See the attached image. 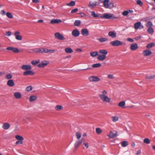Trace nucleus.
<instances>
[{
  "label": "nucleus",
  "mask_w": 155,
  "mask_h": 155,
  "mask_svg": "<svg viewBox=\"0 0 155 155\" xmlns=\"http://www.w3.org/2000/svg\"><path fill=\"white\" fill-rule=\"evenodd\" d=\"M155 77V75H149L146 77V79L147 80L153 79Z\"/></svg>",
  "instance_id": "nucleus-47"
},
{
  "label": "nucleus",
  "mask_w": 155,
  "mask_h": 155,
  "mask_svg": "<svg viewBox=\"0 0 155 155\" xmlns=\"http://www.w3.org/2000/svg\"><path fill=\"white\" fill-rule=\"evenodd\" d=\"M88 80L91 82H96L99 81L100 79L97 77L92 76L88 78Z\"/></svg>",
  "instance_id": "nucleus-7"
},
{
  "label": "nucleus",
  "mask_w": 155,
  "mask_h": 155,
  "mask_svg": "<svg viewBox=\"0 0 155 155\" xmlns=\"http://www.w3.org/2000/svg\"><path fill=\"white\" fill-rule=\"evenodd\" d=\"M107 136H108L110 138H113L117 136L116 134L113 133L111 131L110 132L109 135H107Z\"/></svg>",
  "instance_id": "nucleus-37"
},
{
  "label": "nucleus",
  "mask_w": 155,
  "mask_h": 155,
  "mask_svg": "<svg viewBox=\"0 0 155 155\" xmlns=\"http://www.w3.org/2000/svg\"><path fill=\"white\" fill-rule=\"evenodd\" d=\"M6 49L7 50L12 51L13 52L15 53H18L19 51V50L17 48L8 47L6 48Z\"/></svg>",
  "instance_id": "nucleus-19"
},
{
  "label": "nucleus",
  "mask_w": 155,
  "mask_h": 155,
  "mask_svg": "<svg viewBox=\"0 0 155 155\" xmlns=\"http://www.w3.org/2000/svg\"><path fill=\"white\" fill-rule=\"evenodd\" d=\"M33 88L31 86H29L27 87L25 90L26 91L29 92L32 90Z\"/></svg>",
  "instance_id": "nucleus-45"
},
{
  "label": "nucleus",
  "mask_w": 155,
  "mask_h": 155,
  "mask_svg": "<svg viewBox=\"0 0 155 155\" xmlns=\"http://www.w3.org/2000/svg\"><path fill=\"white\" fill-rule=\"evenodd\" d=\"M108 35L112 38H114L116 37L117 34L114 31H110L109 32Z\"/></svg>",
  "instance_id": "nucleus-23"
},
{
  "label": "nucleus",
  "mask_w": 155,
  "mask_h": 155,
  "mask_svg": "<svg viewBox=\"0 0 155 155\" xmlns=\"http://www.w3.org/2000/svg\"><path fill=\"white\" fill-rule=\"evenodd\" d=\"M81 34L84 36H87L89 35V31L87 28H83L81 31Z\"/></svg>",
  "instance_id": "nucleus-12"
},
{
  "label": "nucleus",
  "mask_w": 155,
  "mask_h": 155,
  "mask_svg": "<svg viewBox=\"0 0 155 155\" xmlns=\"http://www.w3.org/2000/svg\"><path fill=\"white\" fill-rule=\"evenodd\" d=\"M7 84L10 87H13L15 85L14 81L12 79L9 80L7 82Z\"/></svg>",
  "instance_id": "nucleus-26"
},
{
  "label": "nucleus",
  "mask_w": 155,
  "mask_h": 155,
  "mask_svg": "<svg viewBox=\"0 0 155 155\" xmlns=\"http://www.w3.org/2000/svg\"><path fill=\"white\" fill-rule=\"evenodd\" d=\"M96 5V2H94V3H91L90 2L89 3V4L88 5V6L91 8H93Z\"/></svg>",
  "instance_id": "nucleus-51"
},
{
  "label": "nucleus",
  "mask_w": 155,
  "mask_h": 155,
  "mask_svg": "<svg viewBox=\"0 0 155 155\" xmlns=\"http://www.w3.org/2000/svg\"><path fill=\"white\" fill-rule=\"evenodd\" d=\"M152 52L151 51L148 49L143 50L142 52L143 55L144 56H148L151 54Z\"/></svg>",
  "instance_id": "nucleus-9"
},
{
  "label": "nucleus",
  "mask_w": 155,
  "mask_h": 155,
  "mask_svg": "<svg viewBox=\"0 0 155 155\" xmlns=\"http://www.w3.org/2000/svg\"><path fill=\"white\" fill-rule=\"evenodd\" d=\"M134 27L135 29L137 30L140 28H143V25H141V23L140 22H137L135 23L134 25Z\"/></svg>",
  "instance_id": "nucleus-14"
},
{
  "label": "nucleus",
  "mask_w": 155,
  "mask_h": 155,
  "mask_svg": "<svg viewBox=\"0 0 155 155\" xmlns=\"http://www.w3.org/2000/svg\"><path fill=\"white\" fill-rule=\"evenodd\" d=\"M137 4L140 6L142 5L143 3L140 0H137Z\"/></svg>",
  "instance_id": "nucleus-57"
},
{
  "label": "nucleus",
  "mask_w": 155,
  "mask_h": 155,
  "mask_svg": "<svg viewBox=\"0 0 155 155\" xmlns=\"http://www.w3.org/2000/svg\"><path fill=\"white\" fill-rule=\"evenodd\" d=\"M15 138L18 140L15 142L16 144H21L23 143L24 138L22 137L20 135H17L15 136Z\"/></svg>",
  "instance_id": "nucleus-4"
},
{
  "label": "nucleus",
  "mask_w": 155,
  "mask_h": 155,
  "mask_svg": "<svg viewBox=\"0 0 155 155\" xmlns=\"http://www.w3.org/2000/svg\"><path fill=\"white\" fill-rule=\"evenodd\" d=\"M91 15L94 18H97L100 17L99 15L97 14H96L95 12L94 11L91 12Z\"/></svg>",
  "instance_id": "nucleus-41"
},
{
  "label": "nucleus",
  "mask_w": 155,
  "mask_h": 155,
  "mask_svg": "<svg viewBox=\"0 0 155 155\" xmlns=\"http://www.w3.org/2000/svg\"><path fill=\"white\" fill-rule=\"evenodd\" d=\"M14 96L16 99H20L21 97V94L19 92H16L14 93Z\"/></svg>",
  "instance_id": "nucleus-16"
},
{
  "label": "nucleus",
  "mask_w": 155,
  "mask_h": 155,
  "mask_svg": "<svg viewBox=\"0 0 155 155\" xmlns=\"http://www.w3.org/2000/svg\"><path fill=\"white\" fill-rule=\"evenodd\" d=\"M155 45V43H149L148 44L147 46L146 47L147 48L149 49L150 48L153 47H154Z\"/></svg>",
  "instance_id": "nucleus-36"
},
{
  "label": "nucleus",
  "mask_w": 155,
  "mask_h": 155,
  "mask_svg": "<svg viewBox=\"0 0 155 155\" xmlns=\"http://www.w3.org/2000/svg\"><path fill=\"white\" fill-rule=\"evenodd\" d=\"M37 99V97L35 95H31L29 97V101L32 102L35 101Z\"/></svg>",
  "instance_id": "nucleus-22"
},
{
  "label": "nucleus",
  "mask_w": 155,
  "mask_h": 155,
  "mask_svg": "<svg viewBox=\"0 0 155 155\" xmlns=\"http://www.w3.org/2000/svg\"><path fill=\"white\" fill-rule=\"evenodd\" d=\"M12 78V75L11 74H8L6 75L5 78L8 79H11Z\"/></svg>",
  "instance_id": "nucleus-55"
},
{
  "label": "nucleus",
  "mask_w": 155,
  "mask_h": 155,
  "mask_svg": "<svg viewBox=\"0 0 155 155\" xmlns=\"http://www.w3.org/2000/svg\"><path fill=\"white\" fill-rule=\"evenodd\" d=\"M111 45L113 46H118L123 45V42L119 40H116L110 42Z\"/></svg>",
  "instance_id": "nucleus-6"
},
{
  "label": "nucleus",
  "mask_w": 155,
  "mask_h": 155,
  "mask_svg": "<svg viewBox=\"0 0 155 155\" xmlns=\"http://www.w3.org/2000/svg\"><path fill=\"white\" fill-rule=\"evenodd\" d=\"M21 69L24 70H31L32 68L31 66L30 65L24 64L21 67Z\"/></svg>",
  "instance_id": "nucleus-13"
},
{
  "label": "nucleus",
  "mask_w": 155,
  "mask_h": 155,
  "mask_svg": "<svg viewBox=\"0 0 155 155\" xmlns=\"http://www.w3.org/2000/svg\"><path fill=\"white\" fill-rule=\"evenodd\" d=\"M78 10V9L77 8H76L75 9H72L71 11V13H74L76 12H77Z\"/></svg>",
  "instance_id": "nucleus-59"
},
{
  "label": "nucleus",
  "mask_w": 155,
  "mask_h": 155,
  "mask_svg": "<svg viewBox=\"0 0 155 155\" xmlns=\"http://www.w3.org/2000/svg\"><path fill=\"white\" fill-rule=\"evenodd\" d=\"M143 142L146 144H149L150 143V141L148 138H145L144 139Z\"/></svg>",
  "instance_id": "nucleus-54"
},
{
  "label": "nucleus",
  "mask_w": 155,
  "mask_h": 155,
  "mask_svg": "<svg viewBox=\"0 0 155 155\" xmlns=\"http://www.w3.org/2000/svg\"><path fill=\"white\" fill-rule=\"evenodd\" d=\"M90 54L91 56L93 57L98 55V52L97 51L91 52Z\"/></svg>",
  "instance_id": "nucleus-38"
},
{
  "label": "nucleus",
  "mask_w": 155,
  "mask_h": 155,
  "mask_svg": "<svg viewBox=\"0 0 155 155\" xmlns=\"http://www.w3.org/2000/svg\"><path fill=\"white\" fill-rule=\"evenodd\" d=\"M61 22V20L58 19H55L52 20L50 21V23L51 24L58 23Z\"/></svg>",
  "instance_id": "nucleus-29"
},
{
  "label": "nucleus",
  "mask_w": 155,
  "mask_h": 155,
  "mask_svg": "<svg viewBox=\"0 0 155 155\" xmlns=\"http://www.w3.org/2000/svg\"><path fill=\"white\" fill-rule=\"evenodd\" d=\"M6 13L5 11L4 10H1L0 12V14L3 16L5 15H6Z\"/></svg>",
  "instance_id": "nucleus-56"
},
{
  "label": "nucleus",
  "mask_w": 155,
  "mask_h": 155,
  "mask_svg": "<svg viewBox=\"0 0 155 155\" xmlns=\"http://www.w3.org/2000/svg\"><path fill=\"white\" fill-rule=\"evenodd\" d=\"M82 143V140H78L74 144V147L75 149H76L78 146Z\"/></svg>",
  "instance_id": "nucleus-24"
},
{
  "label": "nucleus",
  "mask_w": 155,
  "mask_h": 155,
  "mask_svg": "<svg viewBox=\"0 0 155 155\" xmlns=\"http://www.w3.org/2000/svg\"><path fill=\"white\" fill-rule=\"evenodd\" d=\"M12 35V33L10 31H8L6 33L5 35L8 36H10Z\"/></svg>",
  "instance_id": "nucleus-58"
},
{
  "label": "nucleus",
  "mask_w": 155,
  "mask_h": 155,
  "mask_svg": "<svg viewBox=\"0 0 155 155\" xmlns=\"http://www.w3.org/2000/svg\"><path fill=\"white\" fill-rule=\"evenodd\" d=\"M81 23V22L80 20H76L75 21L74 23V25L75 26H78L80 25Z\"/></svg>",
  "instance_id": "nucleus-42"
},
{
  "label": "nucleus",
  "mask_w": 155,
  "mask_h": 155,
  "mask_svg": "<svg viewBox=\"0 0 155 155\" xmlns=\"http://www.w3.org/2000/svg\"><path fill=\"white\" fill-rule=\"evenodd\" d=\"M75 135L77 138L78 140L81 137V134L79 132L76 133Z\"/></svg>",
  "instance_id": "nucleus-52"
},
{
  "label": "nucleus",
  "mask_w": 155,
  "mask_h": 155,
  "mask_svg": "<svg viewBox=\"0 0 155 155\" xmlns=\"http://www.w3.org/2000/svg\"><path fill=\"white\" fill-rule=\"evenodd\" d=\"M121 144L123 147H125L128 145L129 143L127 141H124L121 142Z\"/></svg>",
  "instance_id": "nucleus-39"
},
{
  "label": "nucleus",
  "mask_w": 155,
  "mask_h": 155,
  "mask_svg": "<svg viewBox=\"0 0 155 155\" xmlns=\"http://www.w3.org/2000/svg\"><path fill=\"white\" fill-rule=\"evenodd\" d=\"M49 61L47 60H44L41 61V63L38 64L37 66L40 68H42L45 67L49 64Z\"/></svg>",
  "instance_id": "nucleus-5"
},
{
  "label": "nucleus",
  "mask_w": 155,
  "mask_h": 155,
  "mask_svg": "<svg viewBox=\"0 0 155 155\" xmlns=\"http://www.w3.org/2000/svg\"><path fill=\"white\" fill-rule=\"evenodd\" d=\"M55 108L56 110L60 111L63 109V107L61 105H58L56 106Z\"/></svg>",
  "instance_id": "nucleus-32"
},
{
  "label": "nucleus",
  "mask_w": 155,
  "mask_h": 155,
  "mask_svg": "<svg viewBox=\"0 0 155 155\" xmlns=\"http://www.w3.org/2000/svg\"><path fill=\"white\" fill-rule=\"evenodd\" d=\"M134 12V11L132 10H128L126 11H125L123 12L122 14L124 16H127L130 13H132Z\"/></svg>",
  "instance_id": "nucleus-18"
},
{
  "label": "nucleus",
  "mask_w": 155,
  "mask_h": 155,
  "mask_svg": "<svg viewBox=\"0 0 155 155\" xmlns=\"http://www.w3.org/2000/svg\"><path fill=\"white\" fill-rule=\"evenodd\" d=\"M98 40L99 42L102 43L107 41L108 39L106 38H98Z\"/></svg>",
  "instance_id": "nucleus-33"
},
{
  "label": "nucleus",
  "mask_w": 155,
  "mask_h": 155,
  "mask_svg": "<svg viewBox=\"0 0 155 155\" xmlns=\"http://www.w3.org/2000/svg\"><path fill=\"white\" fill-rule=\"evenodd\" d=\"M125 105V101H122L120 102L118 104V106L120 107H122V108H124V106Z\"/></svg>",
  "instance_id": "nucleus-35"
},
{
  "label": "nucleus",
  "mask_w": 155,
  "mask_h": 155,
  "mask_svg": "<svg viewBox=\"0 0 155 155\" xmlns=\"http://www.w3.org/2000/svg\"><path fill=\"white\" fill-rule=\"evenodd\" d=\"M138 48V46L137 44L133 43L131 44L130 45V49L131 50L134 51L137 49Z\"/></svg>",
  "instance_id": "nucleus-21"
},
{
  "label": "nucleus",
  "mask_w": 155,
  "mask_h": 155,
  "mask_svg": "<svg viewBox=\"0 0 155 155\" xmlns=\"http://www.w3.org/2000/svg\"><path fill=\"white\" fill-rule=\"evenodd\" d=\"M34 74V72L31 70L26 71L23 73V75L25 76L27 75H33Z\"/></svg>",
  "instance_id": "nucleus-17"
},
{
  "label": "nucleus",
  "mask_w": 155,
  "mask_h": 155,
  "mask_svg": "<svg viewBox=\"0 0 155 155\" xmlns=\"http://www.w3.org/2000/svg\"><path fill=\"white\" fill-rule=\"evenodd\" d=\"M76 51L78 52H81L82 51V50L81 48H77L76 49Z\"/></svg>",
  "instance_id": "nucleus-62"
},
{
  "label": "nucleus",
  "mask_w": 155,
  "mask_h": 155,
  "mask_svg": "<svg viewBox=\"0 0 155 155\" xmlns=\"http://www.w3.org/2000/svg\"><path fill=\"white\" fill-rule=\"evenodd\" d=\"M82 146L84 149H87L89 147V144L87 142H84L82 143Z\"/></svg>",
  "instance_id": "nucleus-30"
},
{
  "label": "nucleus",
  "mask_w": 155,
  "mask_h": 155,
  "mask_svg": "<svg viewBox=\"0 0 155 155\" xmlns=\"http://www.w3.org/2000/svg\"><path fill=\"white\" fill-rule=\"evenodd\" d=\"M146 26L149 28L153 26V24L151 21H149L146 24Z\"/></svg>",
  "instance_id": "nucleus-48"
},
{
  "label": "nucleus",
  "mask_w": 155,
  "mask_h": 155,
  "mask_svg": "<svg viewBox=\"0 0 155 155\" xmlns=\"http://www.w3.org/2000/svg\"><path fill=\"white\" fill-rule=\"evenodd\" d=\"M141 153V150H138L137 151V155H139V154H140Z\"/></svg>",
  "instance_id": "nucleus-64"
},
{
  "label": "nucleus",
  "mask_w": 155,
  "mask_h": 155,
  "mask_svg": "<svg viewBox=\"0 0 155 155\" xmlns=\"http://www.w3.org/2000/svg\"><path fill=\"white\" fill-rule=\"evenodd\" d=\"M20 33L18 31H15L14 33V35L15 36V39L21 41L22 39V37L20 35Z\"/></svg>",
  "instance_id": "nucleus-11"
},
{
  "label": "nucleus",
  "mask_w": 155,
  "mask_h": 155,
  "mask_svg": "<svg viewBox=\"0 0 155 155\" xmlns=\"http://www.w3.org/2000/svg\"><path fill=\"white\" fill-rule=\"evenodd\" d=\"M75 5V2L74 1H71L69 3H67L66 5L69 6H73Z\"/></svg>",
  "instance_id": "nucleus-43"
},
{
  "label": "nucleus",
  "mask_w": 155,
  "mask_h": 155,
  "mask_svg": "<svg viewBox=\"0 0 155 155\" xmlns=\"http://www.w3.org/2000/svg\"><path fill=\"white\" fill-rule=\"evenodd\" d=\"M107 77L108 79H113L115 78V77L114 75L112 74H108Z\"/></svg>",
  "instance_id": "nucleus-53"
},
{
  "label": "nucleus",
  "mask_w": 155,
  "mask_h": 155,
  "mask_svg": "<svg viewBox=\"0 0 155 155\" xmlns=\"http://www.w3.org/2000/svg\"><path fill=\"white\" fill-rule=\"evenodd\" d=\"M101 100L105 103L110 104L111 102V98L108 96L107 92L105 90L102 91L99 95Z\"/></svg>",
  "instance_id": "nucleus-1"
},
{
  "label": "nucleus",
  "mask_w": 155,
  "mask_h": 155,
  "mask_svg": "<svg viewBox=\"0 0 155 155\" xmlns=\"http://www.w3.org/2000/svg\"><path fill=\"white\" fill-rule=\"evenodd\" d=\"M127 40L128 41L130 42H134V40L133 39L130 38H127Z\"/></svg>",
  "instance_id": "nucleus-60"
},
{
  "label": "nucleus",
  "mask_w": 155,
  "mask_h": 155,
  "mask_svg": "<svg viewBox=\"0 0 155 155\" xmlns=\"http://www.w3.org/2000/svg\"><path fill=\"white\" fill-rule=\"evenodd\" d=\"M95 131L96 133L98 134H101L102 132V130L101 129L99 128H96Z\"/></svg>",
  "instance_id": "nucleus-46"
},
{
  "label": "nucleus",
  "mask_w": 155,
  "mask_h": 155,
  "mask_svg": "<svg viewBox=\"0 0 155 155\" xmlns=\"http://www.w3.org/2000/svg\"><path fill=\"white\" fill-rule=\"evenodd\" d=\"M109 0H104L103 2V4L106 8L111 9L114 7V4L112 2L109 3Z\"/></svg>",
  "instance_id": "nucleus-3"
},
{
  "label": "nucleus",
  "mask_w": 155,
  "mask_h": 155,
  "mask_svg": "<svg viewBox=\"0 0 155 155\" xmlns=\"http://www.w3.org/2000/svg\"><path fill=\"white\" fill-rule=\"evenodd\" d=\"M43 21V20L42 19L39 20L38 21V22L39 23H42Z\"/></svg>",
  "instance_id": "nucleus-63"
},
{
  "label": "nucleus",
  "mask_w": 155,
  "mask_h": 155,
  "mask_svg": "<svg viewBox=\"0 0 155 155\" xmlns=\"http://www.w3.org/2000/svg\"><path fill=\"white\" fill-rule=\"evenodd\" d=\"M10 125L9 123H5L3 124L2 128L5 130H7L10 128Z\"/></svg>",
  "instance_id": "nucleus-20"
},
{
  "label": "nucleus",
  "mask_w": 155,
  "mask_h": 155,
  "mask_svg": "<svg viewBox=\"0 0 155 155\" xmlns=\"http://www.w3.org/2000/svg\"><path fill=\"white\" fill-rule=\"evenodd\" d=\"M43 53H52L54 52L55 50H54L49 49L47 48H43Z\"/></svg>",
  "instance_id": "nucleus-15"
},
{
  "label": "nucleus",
  "mask_w": 155,
  "mask_h": 155,
  "mask_svg": "<svg viewBox=\"0 0 155 155\" xmlns=\"http://www.w3.org/2000/svg\"><path fill=\"white\" fill-rule=\"evenodd\" d=\"M98 52L99 53L102 54V55H105L106 56L108 53L107 51L104 49H101Z\"/></svg>",
  "instance_id": "nucleus-27"
},
{
  "label": "nucleus",
  "mask_w": 155,
  "mask_h": 155,
  "mask_svg": "<svg viewBox=\"0 0 155 155\" xmlns=\"http://www.w3.org/2000/svg\"><path fill=\"white\" fill-rule=\"evenodd\" d=\"M148 32L150 34H153L154 32V30L153 28L151 27L149 28L147 30Z\"/></svg>",
  "instance_id": "nucleus-50"
},
{
  "label": "nucleus",
  "mask_w": 155,
  "mask_h": 155,
  "mask_svg": "<svg viewBox=\"0 0 155 155\" xmlns=\"http://www.w3.org/2000/svg\"><path fill=\"white\" fill-rule=\"evenodd\" d=\"M40 62V60H33L32 61L31 63L32 65L34 66H35L37 64H38Z\"/></svg>",
  "instance_id": "nucleus-31"
},
{
  "label": "nucleus",
  "mask_w": 155,
  "mask_h": 155,
  "mask_svg": "<svg viewBox=\"0 0 155 155\" xmlns=\"http://www.w3.org/2000/svg\"><path fill=\"white\" fill-rule=\"evenodd\" d=\"M64 51L65 53L68 54H71L73 52L72 49L69 47H67L65 48Z\"/></svg>",
  "instance_id": "nucleus-28"
},
{
  "label": "nucleus",
  "mask_w": 155,
  "mask_h": 155,
  "mask_svg": "<svg viewBox=\"0 0 155 155\" xmlns=\"http://www.w3.org/2000/svg\"><path fill=\"white\" fill-rule=\"evenodd\" d=\"M43 48H39L38 53H43Z\"/></svg>",
  "instance_id": "nucleus-61"
},
{
  "label": "nucleus",
  "mask_w": 155,
  "mask_h": 155,
  "mask_svg": "<svg viewBox=\"0 0 155 155\" xmlns=\"http://www.w3.org/2000/svg\"><path fill=\"white\" fill-rule=\"evenodd\" d=\"M111 119L113 122H115L118 121L119 117L117 116H113L111 117Z\"/></svg>",
  "instance_id": "nucleus-34"
},
{
  "label": "nucleus",
  "mask_w": 155,
  "mask_h": 155,
  "mask_svg": "<svg viewBox=\"0 0 155 155\" xmlns=\"http://www.w3.org/2000/svg\"><path fill=\"white\" fill-rule=\"evenodd\" d=\"M54 35L55 37L58 40H63L64 39V36L62 34H61L60 33H56L54 34Z\"/></svg>",
  "instance_id": "nucleus-8"
},
{
  "label": "nucleus",
  "mask_w": 155,
  "mask_h": 155,
  "mask_svg": "<svg viewBox=\"0 0 155 155\" xmlns=\"http://www.w3.org/2000/svg\"><path fill=\"white\" fill-rule=\"evenodd\" d=\"M100 17L102 18L111 19H116L118 18L117 17L114 16V15L112 14L108 13H105Z\"/></svg>",
  "instance_id": "nucleus-2"
},
{
  "label": "nucleus",
  "mask_w": 155,
  "mask_h": 155,
  "mask_svg": "<svg viewBox=\"0 0 155 155\" xmlns=\"http://www.w3.org/2000/svg\"><path fill=\"white\" fill-rule=\"evenodd\" d=\"M31 50L32 51V52L29 51L28 52L30 53H33V52H34L38 53L39 48L32 49Z\"/></svg>",
  "instance_id": "nucleus-49"
},
{
  "label": "nucleus",
  "mask_w": 155,
  "mask_h": 155,
  "mask_svg": "<svg viewBox=\"0 0 155 155\" xmlns=\"http://www.w3.org/2000/svg\"><path fill=\"white\" fill-rule=\"evenodd\" d=\"M71 35L73 37H76L79 36L80 33L78 29H75L72 31Z\"/></svg>",
  "instance_id": "nucleus-10"
},
{
  "label": "nucleus",
  "mask_w": 155,
  "mask_h": 155,
  "mask_svg": "<svg viewBox=\"0 0 155 155\" xmlns=\"http://www.w3.org/2000/svg\"><path fill=\"white\" fill-rule=\"evenodd\" d=\"M6 15L7 17L9 18H13V16L12 14L10 12H7L6 13Z\"/></svg>",
  "instance_id": "nucleus-40"
},
{
  "label": "nucleus",
  "mask_w": 155,
  "mask_h": 155,
  "mask_svg": "<svg viewBox=\"0 0 155 155\" xmlns=\"http://www.w3.org/2000/svg\"><path fill=\"white\" fill-rule=\"evenodd\" d=\"M106 58V56L102 54H99L97 57V59L101 61H103Z\"/></svg>",
  "instance_id": "nucleus-25"
},
{
  "label": "nucleus",
  "mask_w": 155,
  "mask_h": 155,
  "mask_svg": "<svg viewBox=\"0 0 155 155\" xmlns=\"http://www.w3.org/2000/svg\"><path fill=\"white\" fill-rule=\"evenodd\" d=\"M101 64L100 63H96L92 65V66L93 68H97L101 67Z\"/></svg>",
  "instance_id": "nucleus-44"
}]
</instances>
